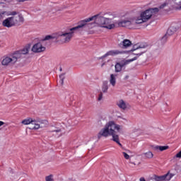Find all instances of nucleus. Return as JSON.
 Listing matches in <instances>:
<instances>
[{
    "instance_id": "nucleus-39",
    "label": "nucleus",
    "mask_w": 181,
    "mask_h": 181,
    "mask_svg": "<svg viewBox=\"0 0 181 181\" xmlns=\"http://www.w3.org/2000/svg\"><path fill=\"white\" fill-rule=\"evenodd\" d=\"M60 71H62V68L60 69Z\"/></svg>"
},
{
    "instance_id": "nucleus-26",
    "label": "nucleus",
    "mask_w": 181,
    "mask_h": 181,
    "mask_svg": "<svg viewBox=\"0 0 181 181\" xmlns=\"http://www.w3.org/2000/svg\"><path fill=\"white\" fill-rule=\"evenodd\" d=\"M5 15H6V11L2 9H0V21H2V19L5 18Z\"/></svg>"
},
{
    "instance_id": "nucleus-38",
    "label": "nucleus",
    "mask_w": 181,
    "mask_h": 181,
    "mask_svg": "<svg viewBox=\"0 0 181 181\" xmlns=\"http://www.w3.org/2000/svg\"><path fill=\"white\" fill-rule=\"evenodd\" d=\"M103 66H104V64H102V67H103Z\"/></svg>"
},
{
    "instance_id": "nucleus-5",
    "label": "nucleus",
    "mask_w": 181,
    "mask_h": 181,
    "mask_svg": "<svg viewBox=\"0 0 181 181\" xmlns=\"http://www.w3.org/2000/svg\"><path fill=\"white\" fill-rule=\"evenodd\" d=\"M23 21L25 19L22 14H20L18 11H13L9 13L8 17L2 21L1 25L4 28L10 29V28L18 26V25L23 23Z\"/></svg>"
},
{
    "instance_id": "nucleus-12",
    "label": "nucleus",
    "mask_w": 181,
    "mask_h": 181,
    "mask_svg": "<svg viewBox=\"0 0 181 181\" xmlns=\"http://www.w3.org/2000/svg\"><path fill=\"white\" fill-rule=\"evenodd\" d=\"M177 30H179V27L176 24H172L168 28L165 36H173L176 33Z\"/></svg>"
},
{
    "instance_id": "nucleus-21",
    "label": "nucleus",
    "mask_w": 181,
    "mask_h": 181,
    "mask_svg": "<svg viewBox=\"0 0 181 181\" xmlns=\"http://www.w3.org/2000/svg\"><path fill=\"white\" fill-rule=\"evenodd\" d=\"M143 155L146 159H152V158H153V153H152L151 151H146L143 153Z\"/></svg>"
},
{
    "instance_id": "nucleus-19",
    "label": "nucleus",
    "mask_w": 181,
    "mask_h": 181,
    "mask_svg": "<svg viewBox=\"0 0 181 181\" xmlns=\"http://www.w3.org/2000/svg\"><path fill=\"white\" fill-rule=\"evenodd\" d=\"M54 39H59V33H58L52 34V35H47L44 38V40H54Z\"/></svg>"
},
{
    "instance_id": "nucleus-34",
    "label": "nucleus",
    "mask_w": 181,
    "mask_h": 181,
    "mask_svg": "<svg viewBox=\"0 0 181 181\" xmlns=\"http://www.w3.org/2000/svg\"><path fill=\"white\" fill-rule=\"evenodd\" d=\"M101 100H103V92H100L98 98V101H101Z\"/></svg>"
},
{
    "instance_id": "nucleus-6",
    "label": "nucleus",
    "mask_w": 181,
    "mask_h": 181,
    "mask_svg": "<svg viewBox=\"0 0 181 181\" xmlns=\"http://www.w3.org/2000/svg\"><path fill=\"white\" fill-rule=\"evenodd\" d=\"M131 50L132 51L131 55L135 57L128 59L130 61V63H132V62H135V60H138V57L142 56L144 53H146L148 51V45L144 43H137L133 45V47Z\"/></svg>"
},
{
    "instance_id": "nucleus-9",
    "label": "nucleus",
    "mask_w": 181,
    "mask_h": 181,
    "mask_svg": "<svg viewBox=\"0 0 181 181\" xmlns=\"http://www.w3.org/2000/svg\"><path fill=\"white\" fill-rule=\"evenodd\" d=\"M75 30H71V28L69 29V32L67 31H61L58 33V39L62 43H69L73 37V33Z\"/></svg>"
},
{
    "instance_id": "nucleus-28",
    "label": "nucleus",
    "mask_w": 181,
    "mask_h": 181,
    "mask_svg": "<svg viewBox=\"0 0 181 181\" xmlns=\"http://www.w3.org/2000/svg\"><path fill=\"white\" fill-rule=\"evenodd\" d=\"M0 4H13V0H4V2H0Z\"/></svg>"
},
{
    "instance_id": "nucleus-11",
    "label": "nucleus",
    "mask_w": 181,
    "mask_h": 181,
    "mask_svg": "<svg viewBox=\"0 0 181 181\" xmlns=\"http://www.w3.org/2000/svg\"><path fill=\"white\" fill-rule=\"evenodd\" d=\"M45 50H46V47L43 46L40 42L35 44L31 48V52L33 53H42Z\"/></svg>"
},
{
    "instance_id": "nucleus-23",
    "label": "nucleus",
    "mask_w": 181,
    "mask_h": 181,
    "mask_svg": "<svg viewBox=\"0 0 181 181\" xmlns=\"http://www.w3.org/2000/svg\"><path fill=\"white\" fill-rule=\"evenodd\" d=\"M108 93V82L104 81L102 85V93Z\"/></svg>"
},
{
    "instance_id": "nucleus-30",
    "label": "nucleus",
    "mask_w": 181,
    "mask_h": 181,
    "mask_svg": "<svg viewBox=\"0 0 181 181\" xmlns=\"http://www.w3.org/2000/svg\"><path fill=\"white\" fill-rule=\"evenodd\" d=\"M127 53H128L129 57L130 59H134V57H135V55H132V54H131L132 53V49L129 50V51H128Z\"/></svg>"
},
{
    "instance_id": "nucleus-10",
    "label": "nucleus",
    "mask_w": 181,
    "mask_h": 181,
    "mask_svg": "<svg viewBox=\"0 0 181 181\" xmlns=\"http://www.w3.org/2000/svg\"><path fill=\"white\" fill-rule=\"evenodd\" d=\"M130 61L128 59H123L120 62H116L115 65V73H121L122 71V67L127 66V64H129Z\"/></svg>"
},
{
    "instance_id": "nucleus-31",
    "label": "nucleus",
    "mask_w": 181,
    "mask_h": 181,
    "mask_svg": "<svg viewBox=\"0 0 181 181\" xmlns=\"http://www.w3.org/2000/svg\"><path fill=\"white\" fill-rule=\"evenodd\" d=\"M119 118H120V119L122 121H124V122H128V119H127V117H125L124 116H120V117H119Z\"/></svg>"
},
{
    "instance_id": "nucleus-32",
    "label": "nucleus",
    "mask_w": 181,
    "mask_h": 181,
    "mask_svg": "<svg viewBox=\"0 0 181 181\" xmlns=\"http://www.w3.org/2000/svg\"><path fill=\"white\" fill-rule=\"evenodd\" d=\"M122 153L124 158H126L127 160L129 159V155H128V153H127L126 152H123Z\"/></svg>"
},
{
    "instance_id": "nucleus-14",
    "label": "nucleus",
    "mask_w": 181,
    "mask_h": 181,
    "mask_svg": "<svg viewBox=\"0 0 181 181\" xmlns=\"http://www.w3.org/2000/svg\"><path fill=\"white\" fill-rule=\"evenodd\" d=\"M124 53H127L125 51H119V50H110L107 52L103 57H108V56H117L118 54H122Z\"/></svg>"
},
{
    "instance_id": "nucleus-29",
    "label": "nucleus",
    "mask_w": 181,
    "mask_h": 181,
    "mask_svg": "<svg viewBox=\"0 0 181 181\" xmlns=\"http://www.w3.org/2000/svg\"><path fill=\"white\" fill-rule=\"evenodd\" d=\"M123 80L124 81H127V80H129V74H124L123 76Z\"/></svg>"
},
{
    "instance_id": "nucleus-15",
    "label": "nucleus",
    "mask_w": 181,
    "mask_h": 181,
    "mask_svg": "<svg viewBox=\"0 0 181 181\" xmlns=\"http://www.w3.org/2000/svg\"><path fill=\"white\" fill-rule=\"evenodd\" d=\"M173 176H175V174L171 173L170 171H168V173L163 176L159 177L158 179L163 181H170V179H172Z\"/></svg>"
},
{
    "instance_id": "nucleus-27",
    "label": "nucleus",
    "mask_w": 181,
    "mask_h": 181,
    "mask_svg": "<svg viewBox=\"0 0 181 181\" xmlns=\"http://www.w3.org/2000/svg\"><path fill=\"white\" fill-rule=\"evenodd\" d=\"M59 78H61L62 86H63V83H64V74H62L61 75H59Z\"/></svg>"
},
{
    "instance_id": "nucleus-16",
    "label": "nucleus",
    "mask_w": 181,
    "mask_h": 181,
    "mask_svg": "<svg viewBox=\"0 0 181 181\" xmlns=\"http://www.w3.org/2000/svg\"><path fill=\"white\" fill-rule=\"evenodd\" d=\"M120 46H122L123 49H128V47H131V46H132V42L128 39H124L120 43Z\"/></svg>"
},
{
    "instance_id": "nucleus-33",
    "label": "nucleus",
    "mask_w": 181,
    "mask_h": 181,
    "mask_svg": "<svg viewBox=\"0 0 181 181\" xmlns=\"http://www.w3.org/2000/svg\"><path fill=\"white\" fill-rule=\"evenodd\" d=\"M18 176L19 177V179H23V177H25V176H26V174H25V173H19L18 175Z\"/></svg>"
},
{
    "instance_id": "nucleus-4",
    "label": "nucleus",
    "mask_w": 181,
    "mask_h": 181,
    "mask_svg": "<svg viewBox=\"0 0 181 181\" xmlns=\"http://www.w3.org/2000/svg\"><path fill=\"white\" fill-rule=\"evenodd\" d=\"M30 50V45L25 46L23 49L16 52L8 56L4 57L1 60V64L4 67L8 66H13L18 63V60L22 57V54H28Z\"/></svg>"
},
{
    "instance_id": "nucleus-7",
    "label": "nucleus",
    "mask_w": 181,
    "mask_h": 181,
    "mask_svg": "<svg viewBox=\"0 0 181 181\" xmlns=\"http://www.w3.org/2000/svg\"><path fill=\"white\" fill-rule=\"evenodd\" d=\"M93 21H94L93 16L85 18L79 21V24L77 26L71 28V30H80V29H93V28H94V22H93Z\"/></svg>"
},
{
    "instance_id": "nucleus-24",
    "label": "nucleus",
    "mask_w": 181,
    "mask_h": 181,
    "mask_svg": "<svg viewBox=\"0 0 181 181\" xmlns=\"http://www.w3.org/2000/svg\"><path fill=\"white\" fill-rule=\"evenodd\" d=\"M45 181H54V175L53 174H50L45 176Z\"/></svg>"
},
{
    "instance_id": "nucleus-2",
    "label": "nucleus",
    "mask_w": 181,
    "mask_h": 181,
    "mask_svg": "<svg viewBox=\"0 0 181 181\" xmlns=\"http://www.w3.org/2000/svg\"><path fill=\"white\" fill-rule=\"evenodd\" d=\"M98 122L100 125H103V124H105V125L98 133V139H101V138L111 136L112 141L116 142L119 146H122V144L119 142V134L122 132V127L114 120L108 121V117L105 115L99 118Z\"/></svg>"
},
{
    "instance_id": "nucleus-36",
    "label": "nucleus",
    "mask_w": 181,
    "mask_h": 181,
    "mask_svg": "<svg viewBox=\"0 0 181 181\" xmlns=\"http://www.w3.org/2000/svg\"><path fill=\"white\" fill-rule=\"evenodd\" d=\"M18 2H25V1H32V0H17Z\"/></svg>"
},
{
    "instance_id": "nucleus-17",
    "label": "nucleus",
    "mask_w": 181,
    "mask_h": 181,
    "mask_svg": "<svg viewBox=\"0 0 181 181\" xmlns=\"http://www.w3.org/2000/svg\"><path fill=\"white\" fill-rule=\"evenodd\" d=\"M110 84H111L112 87H115V85L117 84V74H110Z\"/></svg>"
},
{
    "instance_id": "nucleus-3",
    "label": "nucleus",
    "mask_w": 181,
    "mask_h": 181,
    "mask_svg": "<svg viewBox=\"0 0 181 181\" xmlns=\"http://www.w3.org/2000/svg\"><path fill=\"white\" fill-rule=\"evenodd\" d=\"M93 18L94 28H101L107 30H112V29L115 28V23H112V21L117 18V13H106L103 15L96 14L93 16Z\"/></svg>"
},
{
    "instance_id": "nucleus-18",
    "label": "nucleus",
    "mask_w": 181,
    "mask_h": 181,
    "mask_svg": "<svg viewBox=\"0 0 181 181\" xmlns=\"http://www.w3.org/2000/svg\"><path fill=\"white\" fill-rule=\"evenodd\" d=\"M153 149L154 151H160V152H163V151H167V149H169V146H156Z\"/></svg>"
},
{
    "instance_id": "nucleus-37",
    "label": "nucleus",
    "mask_w": 181,
    "mask_h": 181,
    "mask_svg": "<svg viewBox=\"0 0 181 181\" xmlns=\"http://www.w3.org/2000/svg\"><path fill=\"white\" fill-rule=\"evenodd\" d=\"M140 181H146V180H145V178L141 177V178H140Z\"/></svg>"
},
{
    "instance_id": "nucleus-35",
    "label": "nucleus",
    "mask_w": 181,
    "mask_h": 181,
    "mask_svg": "<svg viewBox=\"0 0 181 181\" xmlns=\"http://www.w3.org/2000/svg\"><path fill=\"white\" fill-rule=\"evenodd\" d=\"M4 125H5V122H4L3 121L0 120V127H2Z\"/></svg>"
},
{
    "instance_id": "nucleus-22",
    "label": "nucleus",
    "mask_w": 181,
    "mask_h": 181,
    "mask_svg": "<svg viewBox=\"0 0 181 181\" xmlns=\"http://www.w3.org/2000/svg\"><path fill=\"white\" fill-rule=\"evenodd\" d=\"M51 132H56L57 134H60L59 136H63V134H64V132H63V131L62 130V129L60 128H57V127H53L51 129Z\"/></svg>"
},
{
    "instance_id": "nucleus-1",
    "label": "nucleus",
    "mask_w": 181,
    "mask_h": 181,
    "mask_svg": "<svg viewBox=\"0 0 181 181\" xmlns=\"http://www.w3.org/2000/svg\"><path fill=\"white\" fill-rule=\"evenodd\" d=\"M165 6H166V3L163 4L159 7L151 8L146 11H141L140 13H138L136 10H133L131 13H125L123 16L124 19L119 21L117 25L119 28H128L129 29H132V28L136 26V25L146 23L153 15H156V13H158L160 9H163Z\"/></svg>"
},
{
    "instance_id": "nucleus-20",
    "label": "nucleus",
    "mask_w": 181,
    "mask_h": 181,
    "mask_svg": "<svg viewBox=\"0 0 181 181\" xmlns=\"http://www.w3.org/2000/svg\"><path fill=\"white\" fill-rule=\"evenodd\" d=\"M33 120V118H27V119H23L22 122H21V124H23V125H30V128L32 125V121Z\"/></svg>"
},
{
    "instance_id": "nucleus-13",
    "label": "nucleus",
    "mask_w": 181,
    "mask_h": 181,
    "mask_svg": "<svg viewBox=\"0 0 181 181\" xmlns=\"http://www.w3.org/2000/svg\"><path fill=\"white\" fill-rule=\"evenodd\" d=\"M117 106L120 110H123V111H127V110H129L131 108V105L129 103H127L124 100H119L117 102Z\"/></svg>"
},
{
    "instance_id": "nucleus-8",
    "label": "nucleus",
    "mask_w": 181,
    "mask_h": 181,
    "mask_svg": "<svg viewBox=\"0 0 181 181\" xmlns=\"http://www.w3.org/2000/svg\"><path fill=\"white\" fill-rule=\"evenodd\" d=\"M49 125V122L47 119H42L40 118L33 119L30 129L37 130Z\"/></svg>"
},
{
    "instance_id": "nucleus-25",
    "label": "nucleus",
    "mask_w": 181,
    "mask_h": 181,
    "mask_svg": "<svg viewBox=\"0 0 181 181\" xmlns=\"http://www.w3.org/2000/svg\"><path fill=\"white\" fill-rule=\"evenodd\" d=\"M171 1V2H173L175 5H177L178 6L179 9H181V0H169Z\"/></svg>"
}]
</instances>
